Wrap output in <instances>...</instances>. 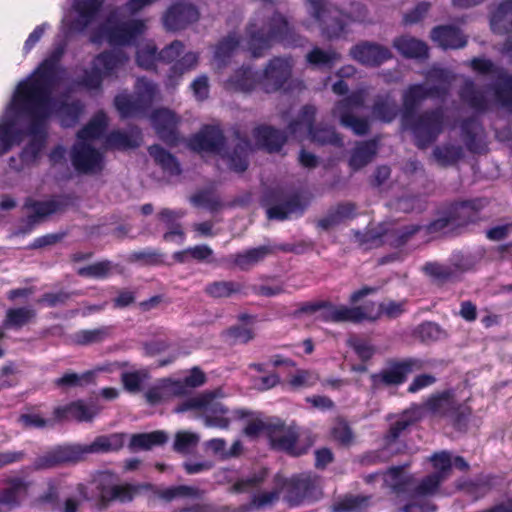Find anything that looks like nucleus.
Wrapping results in <instances>:
<instances>
[{
	"instance_id": "c9c22d12",
	"label": "nucleus",
	"mask_w": 512,
	"mask_h": 512,
	"mask_svg": "<svg viewBox=\"0 0 512 512\" xmlns=\"http://www.w3.org/2000/svg\"><path fill=\"white\" fill-rule=\"evenodd\" d=\"M105 0H76L74 8L79 15L72 28L78 32L84 31L91 24L103 7Z\"/></svg>"
},
{
	"instance_id": "774afa93",
	"label": "nucleus",
	"mask_w": 512,
	"mask_h": 512,
	"mask_svg": "<svg viewBox=\"0 0 512 512\" xmlns=\"http://www.w3.org/2000/svg\"><path fill=\"white\" fill-rule=\"evenodd\" d=\"M320 381V376L315 370L297 369L288 380L289 386L294 389L311 388Z\"/></svg>"
},
{
	"instance_id": "9b49d317",
	"label": "nucleus",
	"mask_w": 512,
	"mask_h": 512,
	"mask_svg": "<svg viewBox=\"0 0 512 512\" xmlns=\"http://www.w3.org/2000/svg\"><path fill=\"white\" fill-rule=\"evenodd\" d=\"M272 431L269 433L268 441L270 447L279 452L292 457H299L307 453V446H300L299 429L295 425H286L281 419H274V424L271 427Z\"/></svg>"
},
{
	"instance_id": "58836bf2",
	"label": "nucleus",
	"mask_w": 512,
	"mask_h": 512,
	"mask_svg": "<svg viewBox=\"0 0 512 512\" xmlns=\"http://www.w3.org/2000/svg\"><path fill=\"white\" fill-rule=\"evenodd\" d=\"M392 45L404 58L425 59L428 57L427 44L415 37L401 35L393 40Z\"/></svg>"
},
{
	"instance_id": "5fc2aeb1",
	"label": "nucleus",
	"mask_w": 512,
	"mask_h": 512,
	"mask_svg": "<svg viewBox=\"0 0 512 512\" xmlns=\"http://www.w3.org/2000/svg\"><path fill=\"white\" fill-rule=\"evenodd\" d=\"M107 127V117L104 112H98L84 127H82L77 137L81 142L99 138Z\"/></svg>"
},
{
	"instance_id": "20e7f679",
	"label": "nucleus",
	"mask_w": 512,
	"mask_h": 512,
	"mask_svg": "<svg viewBox=\"0 0 512 512\" xmlns=\"http://www.w3.org/2000/svg\"><path fill=\"white\" fill-rule=\"evenodd\" d=\"M445 120L442 107L415 113L409 119L401 118L402 126L411 132L414 145L420 150H425L436 142L444 131Z\"/></svg>"
},
{
	"instance_id": "cd10ccee",
	"label": "nucleus",
	"mask_w": 512,
	"mask_h": 512,
	"mask_svg": "<svg viewBox=\"0 0 512 512\" xmlns=\"http://www.w3.org/2000/svg\"><path fill=\"white\" fill-rule=\"evenodd\" d=\"M224 87L230 92L250 94L261 88L260 73L251 66L242 65L225 81Z\"/></svg>"
},
{
	"instance_id": "c756f323",
	"label": "nucleus",
	"mask_w": 512,
	"mask_h": 512,
	"mask_svg": "<svg viewBox=\"0 0 512 512\" xmlns=\"http://www.w3.org/2000/svg\"><path fill=\"white\" fill-rule=\"evenodd\" d=\"M488 204L485 198H475L454 202L450 205L455 225L458 227L467 226L478 222L481 211Z\"/></svg>"
},
{
	"instance_id": "2eb2a0df",
	"label": "nucleus",
	"mask_w": 512,
	"mask_h": 512,
	"mask_svg": "<svg viewBox=\"0 0 512 512\" xmlns=\"http://www.w3.org/2000/svg\"><path fill=\"white\" fill-rule=\"evenodd\" d=\"M45 110L49 113V118L55 116L61 127H75L84 113L85 105L80 99L68 101L65 94L50 102H45Z\"/></svg>"
},
{
	"instance_id": "7c9ffc66",
	"label": "nucleus",
	"mask_w": 512,
	"mask_h": 512,
	"mask_svg": "<svg viewBox=\"0 0 512 512\" xmlns=\"http://www.w3.org/2000/svg\"><path fill=\"white\" fill-rule=\"evenodd\" d=\"M289 132L269 125H260L253 130L256 143L269 153L279 152L287 142Z\"/></svg>"
},
{
	"instance_id": "c03bdc74",
	"label": "nucleus",
	"mask_w": 512,
	"mask_h": 512,
	"mask_svg": "<svg viewBox=\"0 0 512 512\" xmlns=\"http://www.w3.org/2000/svg\"><path fill=\"white\" fill-rule=\"evenodd\" d=\"M148 153L164 172L173 176H178L182 173L178 159L162 146L153 144L148 147Z\"/></svg>"
},
{
	"instance_id": "69168bd1",
	"label": "nucleus",
	"mask_w": 512,
	"mask_h": 512,
	"mask_svg": "<svg viewBox=\"0 0 512 512\" xmlns=\"http://www.w3.org/2000/svg\"><path fill=\"white\" fill-rule=\"evenodd\" d=\"M106 144L110 148L126 150L140 146L139 140L121 130H113L106 137Z\"/></svg>"
},
{
	"instance_id": "a18cd8bd",
	"label": "nucleus",
	"mask_w": 512,
	"mask_h": 512,
	"mask_svg": "<svg viewBox=\"0 0 512 512\" xmlns=\"http://www.w3.org/2000/svg\"><path fill=\"white\" fill-rule=\"evenodd\" d=\"M245 286L236 281H213L208 283L204 292L211 298L219 299V298H229L234 294H242L247 295L248 293L244 290Z\"/></svg>"
},
{
	"instance_id": "ddd939ff",
	"label": "nucleus",
	"mask_w": 512,
	"mask_h": 512,
	"mask_svg": "<svg viewBox=\"0 0 512 512\" xmlns=\"http://www.w3.org/2000/svg\"><path fill=\"white\" fill-rule=\"evenodd\" d=\"M292 69L291 57L274 56L260 74L261 89L267 94L280 91L291 78Z\"/></svg>"
},
{
	"instance_id": "338daca9",
	"label": "nucleus",
	"mask_w": 512,
	"mask_h": 512,
	"mask_svg": "<svg viewBox=\"0 0 512 512\" xmlns=\"http://www.w3.org/2000/svg\"><path fill=\"white\" fill-rule=\"evenodd\" d=\"M104 79L102 69L92 63L91 68L85 69L83 75L75 81V84L87 90H100Z\"/></svg>"
},
{
	"instance_id": "0e129e2a",
	"label": "nucleus",
	"mask_w": 512,
	"mask_h": 512,
	"mask_svg": "<svg viewBox=\"0 0 512 512\" xmlns=\"http://www.w3.org/2000/svg\"><path fill=\"white\" fill-rule=\"evenodd\" d=\"M472 408L465 403L456 402L447 419L457 431H466L472 416Z\"/></svg>"
},
{
	"instance_id": "09e8293b",
	"label": "nucleus",
	"mask_w": 512,
	"mask_h": 512,
	"mask_svg": "<svg viewBox=\"0 0 512 512\" xmlns=\"http://www.w3.org/2000/svg\"><path fill=\"white\" fill-rule=\"evenodd\" d=\"M124 445V437L122 434H111L109 436H98L95 440L88 444L82 445L84 455L90 453H107L111 451H118Z\"/></svg>"
},
{
	"instance_id": "f704fd0d",
	"label": "nucleus",
	"mask_w": 512,
	"mask_h": 512,
	"mask_svg": "<svg viewBox=\"0 0 512 512\" xmlns=\"http://www.w3.org/2000/svg\"><path fill=\"white\" fill-rule=\"evenodd\" d=\"M457 400L453 389H446L431 394L424 403V407L432 415L448 418Z\"/></svg>"
},
{
	"instance_id": "f03ea898",
	"label": "nucleus",
	"mask_w": 512,
	"mask_h": 512,
	"mask_svg": "<svg viewBox=\"0 0 512 512\" xmlns=\"http://www.w3.org/2000/svg\"><path fill=\"white\" fill-rule=\"evenodd\" d=\"M59 67L45 59L38 67L21 80L9 103V107L45 109V102H50L52 90L58 81Z\"/></svg>"
},
{
	"instance_id": "603ef678",
	"label": "nucleus",
	"mask_w": 512,
	"mask_h": 512,
	"mask_svg": "<svg viewBox=\"0 0 512 512\" xmlns=\"http://www.w3.org/2000/svg\"><path fill=\"white\" fill-rule=\"evenodd\" d=\"M436 162L442 167L453 166L464 156L463 148L459 145L444 144L433 149Z\"/></svg>"
},
{
	"instance_id": "412c9836",
	"label": "nucleus",
	"mask_w": 512,
	"mask_h": 512,
	"mask_svg": "<svg viewBox=\"0 0 512 512\" xmlns=\"http://www.w3.org/2000/svg\"><path fill=\"white\" fill-rule=\"evenodd\" d=\"M471 68L481 75H494L495 81L490 85L495 101L502 107L503 102L508 101L506 95V79L509 72L503 68L496 66L490 59L475 57L470 62Z\"/></svg>"
},
{
	"instance_id": "5701e85b",
	"label": "nucleus",
	"mask_w": 512,
	"mask_h": 512,
	"mask_svg": "<svg viewBox=\"0 0 512 512\" xmlns=\"http://www.w3.org/2000/svg\"><path fill=\"white\" fill-rule=\"evenodd\" d=\"M350 55L367 67H379L393 58V53L387 46L371 41H361L352 46Z\"/></svg>"
},
{
	"instance_id": "aec40b11",
	"label": "nucleus",
	"mask_w": 512,
	"mask_h": 512,
	"mask_svg": "<svg viewBox=\"0 0 512 512\" xmlns=\"http://www.w3.org/2000/svg\"><path fill=\"white\" fill-rule=\"evenodd\" d=\"M71 162L80 174H94L103 169V156L91 144L77 142L71 150Z\"/></svg>"
},
{
	"instance_id": "473e14b6",
	"label": "nucleus",
	"mask_w": 512,
	"mask_h": 512,
	"mask_svg": "<svg viewBox=\"0 0 512 512\" xmlns=\"http://www.w3.org/2000/svg\"><path fill=\"white\" fill-rule=\"evenodd\" d=\"M431 38L444 49H459L467 44V39L462 31L452 25L434 27L431 31Z\"/></svg>"
},
{
	"instance_id": "f257e3e1",
	"label": "nucleus",
	"mask_w": 512,
	"mask_h": 512,
	"mask_svg": "<svg viewBox=\"0 0 512 512\" xmlns=\"http://www.w3.org/2000/svg\"><path fill=\"white\" fill-rule=\"evenodd\" d=\"M245 33L247 49L253 58L263 57L274 44L296 47L302 42L294 26L278 11L265 17L261 24L256 19L250 21Z\"/></svg>"
},
{
	"instance_id": "4be33fe9",
	"label": "nucleus",
	"mask_w": 512,
	"mask_h": 512,
	"mask_svg": "<svg viewBox=\"0 0 512 512\" xmlns=\"http://www.w3.org/2000/svg\"><path fill=\"white\" fill-rule=\"evenodd\" d=\"M226 138L223 131L215 125H204L200 131L192 135L188 147L194 152L221 154L225 148Z\"/></svg>"
},
{
	"instance_id": "e433bc0d",
	"label": "nucleus",
	"mask_w": 512,
	"mask_h": 512,
	"mask_svg": "<svg viewBox=\"0 0 512 512\" xmlns=\"http://www.w3.org/2000/svg\"><path fill=\"white\" fill-rule=\"evenodd\" d=\"M127 61L128 56L122 50H104L94 57L92 63L100 67L107 78L115 75Z\"/></svg>"
},
{
	"instance_id": "6ab92c4d",
	"label": "nucleus",
	"mask_w": 512,
	"mask_h": 512,
	"mask_svg": "<svg viewBox=\"0 0 512 512\" xmlns=\"http://www.w3.org/2000/svg\"><path fill=\"white\" fill-rule=\"evenodd\" d=\"M285 501L290 507H298L305 502H314L318 499L315 481L307 475L292 476L286 482Z\"/></svg>"
},
{
	"instance_id": "6e6552de",
	"label": "nucleus",
	"mask_w": 512,
	"mask_h": 512,
	"mask_svg": "<svg viewBox=\"0 0 512 512\" xmlns=\"http://www.w3.org/2000/svg\"><path fill=\"white\" fill-rule=\"evenodd\" d=\"M425 364L417 357L391 358L386 361L384 369L372 375V380L385 386H399L407 381L410 374L423 370Z\"/></svg>"
},
{
	"instance_id": "bf43d9fd",
	"label": "nucleus",
	"mask_w": 512,
	"mask_h": 512,
	"mask_svg": "<svg viewBox=\"0 0 512 512\" xmlns=\"http://www.w3.org/2000/svg\"><path fill=\"white\" fill-rule=\"evenodd\" d=\"M164 257L165 255L159 249L148 247L131 252L128 261L147 266H157L164 264Z\"/></svg>"
},
{
	"instance_id": "4c0bfd02",
	"label": "nucleus",
	"mask_w": 512,
	"mask_h": 512,
	"mask_svg": "<svg viewBox=\"0 0 512 512\" xmlns=\"http://www.w3.org/2000/svg\"><path fill=\"white\" fill-rule=\"evenodd\" d=\"M399 112L396 100L390 92L378 94L374 97L371 113L373 117L383 123H391Z\"/></svg>"
},
{
	"instance_id": "37998d69",
	"label": "nucleus",
	"mask_w": 512,
	"mask_h": 512,
	"mask_svg": "<svg viewBox=\"0 0 512 512\" xmlns=\"http://www.w3.org/2000/svg\"><path fill=\"white\" fill-rule=\"evenodd\" d=\"M364 102L365 98L362 92H353L335 103L332 109V116L338 118L340 125H342L343 119L354 116V110L362 108Z\"/></svg>"
},
{
	"instance_id": "a19ab883",
	"label": "nucleus",
	"mask_w": 512,
	"mask_h": 512,
	"mask_svg": "<svg viewBox=\"0 0 512 512\" xmlns=\"http://www.w3.org/2000/svg\"><path fill=\"white\" fill-rule=\"evenodd\" d=\"M53 415L56 421L77 420L79 422L91 421L94 413L81 400L72 401L67 405L58 406L54 409Z\"/></svg>"
},
{
	"instance_id": "b1692460",
	"label": "nucleus",
	"mask_w": 512,
	"mask_h": 512,
	"mask_svg": "<svg viewBox=\"0 0 512 512\" xmlns=\"http://www.w3.org/2000/svg\"><path fill=\"white\" fill-rule=\"evenodd\" d=\"M199 16L195 5L177 2L171 5L163 15V25L168 31H179L197 22Z\"/></svg>"
},
{
	"instance_id": "8fccbe9b",
	"label": "nucleus",
	"mask_w": 512,
	"mask_h": 512,
	"mask_svg": "<svg viewBox=\"0 0 512 512\" xmlns=\"http://www.w3.org/2000/svg\"><path fill=\"white\" fill-rule=\"evenodd\" d=\"M407 300L381 302L375 314L369 313L364 309V321L376 322L382 316L388 319H396L406 312Z\"/></svg>"
},
{
	"instance_id": "79ce46f5",
	"label": "nucleus",
	"mask_w": 512,
	"mask_h": 512,
	"mask_svg": "<svg viewBox=\"0 0 512 512\" xmlns=\"http://www.w3.org/2000/svg\"><path fill=\"white\" fill-rule=\"evenodd\" d=\"M377 151L378 140L376 138L359 142L351 152L349 158L350 168L354 171L364 168L374 159Z\"/></svg>"
},
{
	"instance_id": "a878e982",
	"label": "nucleus",
	"mask_w": 512,
	"mask_h": 512,
	"mask_svg": "<svg viewBox=\"0 0 512 512\" xmlns=\"http://www.w3.org/2000/svg\"><path fill=\"white\" fill-rule=\"evenodd\" d=\"M490 26L494 33L508 35L504 42V52L512 58V0H502L493 11Z\"/></svg>"
},
{
	"instance_id": "052dcab7",
	"label": "nucleus",
	"mask_w": 512,
	"mask_h": 512,
	"mask_svg": "<svg viewBox=\"0 0 512 512\" xmlns=\"http://www.w3.org/2000/svg\"><path fill=\"white\" fill-rule=\"evenodd\" d=\"M371 496L348 494L333 505L335 512H357L369 505Z\"/></svg>"
},
{
	"instance_id": "3c124183",
	"label": "nucleus",
	"mask_w": 512,
	"mask_h": 512,
	"mask_svg": "<svg viewBox=\"0 0 512 512\" xmlns=\"http://www.w3.org/2000/svg\"><path fill=\"white\" fill-rule=\"evenodd\" d=\"M339 59V53L335 51H325L319 47H314L306 55V61L310 66L327 71L331 70Z\"/></svg>"
},
{
	"instance_id": "c85d7f7f",
	"label": "nucleus",
	"mask_w": 512,
	"mask_h": 512,
	"mask_svg": "<svg viewBox=\"0 0 512 512\" xmlns=\"http://www.w3.org/2000/svg\"><path fill=\"white\" fill-rule=\"evenodd\" d=\"M216 391H206L183 401L176 409L177 412L188 410L203 411L204 415L227 414L228 409L217 400Z\"/></svg>"
},
{
	"instance_id": "13d9d810",
	"label": "nucleus",
	"mask_w": 512,
	"mask_h": 512,
	"mask_svg": "<svg viewBox=\"0 0 512 512\" xmlns=\"http://www.w3.org/2000/svg\"><path fill=\"white\" fill-rule=\"evenodd\" d=\"M94 377V372L90 370L82 374L66 372L61 377L54 380V385L62 389L83 387L92 384L94 382Z\"/></svg>"
},
{
	"instance_id": "0eeeda50",
	"label": "nucleus",
	"mask_w": 512,
	"mask_h": 512,
	"mask_svg": "<svg viewBox=\"0 0 512 512\" xmlns=\"http://www.w3.org/2000/svg\"><path fill=\"white\" fill-rule=\"evenodd\" d=\"M309 12L319 23L322 34L328 39L339 38L346 33L351 17L327 0H306Z\"/></svg>"
},
{
	"instance_id": "1a4fd4ad",
	"label": "nucleus",
	"mask_w": 512,
	"mask_h": 512,
	"mask_svg": "<svg viewBox=\"0 0 512 512\" xmlns=\"http://www.w3.org/2000/svg\"><path fill=\"white\" fill-rule=\"evenodd\" d=\"M155 86L148 81L137 85L134 97L119 94L114 98V105L122 119L145 115L150 109L155 97Z\"/></svg>"
},
{
	"instance_id": "39448f33",
	"label": "nucleus",
	"mask_w": 512,
	"mask_h": 512,
	"mask_svg": "<svg viewBox=\"0 0 512 512\" xmlns=\"http://www.w3.org/2000/svg\"><path fill=\"white\" fill-rule=\"evenodd\" d=\"M8 110L16 118L28 120L27 133L31 136V139L21 152V159L23 162H36L47 142L48 111L9 106Z\"/></svg>"
},
{
	"instance_id": "2f4dec72",
	"label": "nucleus",
	"mask_w": 512,
	"mask_h": 512,
	"mask_svg": "<svg viewBox=\"0 0 512 512\" xmlns=\"http://www.w3.org/2000/svg\"><path fill=\"white\" fill-rule=\"evenodd\" d=\"M272 253L273 249L270 246L261 245L243 252L230 254L225 261L233 267L239 268L241 271H249Z\"/></svg>"
},
{
	"instance_id": "393cba45",
	"label": "nucleus",
	"mask_w": 512,
	"mask_h": 512,
	"mask_svg": "<svg viewBox=\"0 0 512 512\" xmlns=\"http://www.w3.org/2000/svg\"><path fill=\"white\" fill-rule=\"evenodd\" d=\"M324 307L319 311L318 319L325 323L350 322L358 324L364 321V307L346 305H334L328 300H322Z\"/></svg>"
},
{
	"instance_id": "e2e57ef3",
	"label": "nucleus",
	"mask_w": 512,
	"mask_h": 512,
	"mask_svg": "<svg viewBox=\"0 0 512 512\" xmlns=\"http://www.w3.org/2000/svg\"><path fill=\"white\" fill-rule=\"evenodd\" d=\"M240 40L235 33H229L226 37L222 38L216 45L214 51V58L226 64L231 58L233 52L238 48Z\"/></svg>"
},
{
	"instance_id": "4468645a",
	"label": "nucleus",
	"mask_w": 512,
	"mask_h": 512,
	"mask_svg": "<svg viewBox=\"0 0 512 512\" xmlns=\"http://www.w3.org/2000/svg\"><path fill=\"white\" fill-rule=\"evenodd\" d=\"M447 94V88L441 85L426 86L425 84H411L402 95V117H409L417 113L418 108L428 98H442Z\"/></svg>"
},
{
	"instance_id": "dca6fc26",
	"label": "nucleus",
	"mask_w": 512,
	"mask_h": 512,
	"mask_svg": "<svg viewBox=\"0 0 512 512\" xmlns=\"http://www.w3.org/2000/svg\"><path fill=\"white\" fill-rule=\"evenodd\" d=\"M69 206V197L65 195L54 196L51 199L40 201L28 197L24 202V208L32 210L27 216V226L22 233H29L33 226L43 218L52 214L63 212Z\"/></svg>"
},
{
	"instance_id": "9d476101",
	"label": "nucleus",
	"mask_w": 512,
	"mask_h": 512,
	"mask_svg": "<svg viewBox=\"0 0 512 512\" xmlns=\"http://www.w3.org/2000/svg\"><path fill=\"white\" fill-rule=\"evenodd\" d=\"M261 206L266 209L269 220H286L289 215L301 209L299 195H288L282 188L267 189L261 198Z\"/></svg>"
},
{
	"instance_id": "423d86ee",
	"label": "nucleus",
	"mask_w": 512,
	"mask_h": 512,
	"mask_svg": "<svg viewBox=\"0 0 512 512\" xmlns=\"http://www.w3.org/2000/svg\"><path fill=\"white\" fill-rule=\"evenodd\" d=\"M146 23L142 19H131L121 23H103L90 35V42L101 44L104 40L110 46L131 45L140 35L144 34Z\"/></svg>"
},
{
	"instance_id": "6e6d98bb",
	"label": "nucleus",
	"mask_w": 512,
	"mask_h": 512,
	"mask_svg": "<svg viewBox=\"0 0 512 512\" xmlns=\"http://www.w3.org/2000/svg\"><path fill=\"white\" fill-rule=\"evenodd\" d=\"M7 483L8 487L4 488L0 494V504L17 506L19 495L27 492L29 483L19 477L9 479Z\"/></svg>"
},
{
	"instance_id": "72a5a7b5",
	"label": "nucleus",
	"mask_w": 512,
	"mask_h": 512,
	"mask_svg": "<svg viewBox=\"0 0 512 512\" xmlns=\"http://www.w3.org/2000/svg\"><path fill=\"white\" fill-rule=\"evenodd\" d=\"M237 319L241 324L228 327L223 332V335L229 339L232 344H247L255 338L254 328L247 324H253L256 321V316L241 313L237 316Z\"/></svg>"
},
{
	"instance_id": "7ed1b4c3",
	"label": "nucleus",
	"mask_w": 512,
	"mask_h": 512,
	"mask_svg": "<svg viewBox=\"0 0 512 512\" xmlns=\"http://www.w3.org/2000/svg\"><path fill=\"white\" fill-rule=\"evenodd\" d=\"M317 108L312 104L301 107L297 117L287 125V131L293 138L301 140L305 135L308 139L319 145L343 146L342 136L333 127L316 125Z\"/></svg>"
},
{
	"instance_id": "4d7b16f0",
	"label": "nucleus",
	"mask_w": 512,
	"mask_h": 512,
	"mask_svg": "<svg viewBox=\"0 0 512 512\" xmlns=\"http://www.w3.org/2000/svg\"><path fill=\"white\" fill-rule=\"evenodd\" d=\"M167 440V434L164 431L157 430L150 433L134 434L131 437L130 446L132 448L148 450L154 446L165 444Z\"/></svg>"
},
{
	"instance_id": "49530a36",
	"label": "nucleus",
	"mask_w": 512,
	"mask_h": 512,
	"mask_svg": "<svg viewBox=\"0 0 512 512\" xmlns=\"http://www.w3.org/2000/svg\"><path fill=\"white\" fill-rule=\"evenodd\" d=\"M36 316V311L31 307L9 308L6 311L2 325L5 329L19 330L34 321Z\"/></svg>"
},
{
	"instance_id": "ea45409f",
	"label": "nucleus",
	"mask_w": 512,
	"mask_h": 512,
	"mask_svg": "<svg viewBox=\"0 0 512 512\" xmlns=\"http://www.w3.org/2000/svg\"><path fill=\"white\" fill-rule=\"evenodd\" d=\"M238 142L234 146L231 153L222 154L223 158H227L228 166L231 170L242 173L249 166L248 153L251 147L250 140L247 137H241L240 133H236Z\"/></svg>"
},
{
	"instance_id": "864d4df0",
	"label": "nucleus",
	"mask_w": 512,
	"mask_h": 512,
	"mask_svg": "<svg viewBox=\"0 0 512 512\" xmlns=\"http://www.w3.org/2000/svg\"><path fill=\"white\" fill-rule=\"evenodd\" d=\"M421 229L422 226L419 224L402 226L398 229L385 233V242L392 248H401L405 246Z\"/></svg>"
},
{
	"instance_id": "f8f14e48",
	"label": "nucleus",
	"mask_w": 512,
	"mask_h": 512,
	"mask_svg": "<svg viewBox=\"0 0 512 512\" xmlns=\"http://www.w3.org/2000/svg\"><path fill=\"white\" fill-rule=\"evenodd\" d=\"M114 479V474L110 472H101L96 479L100 508H107L113 501H119L121 503L131 502L138 492V488L129 483L121 485L113 484Z\"/></svg>"
},
{
	"instance_id": "bb28decb",
	"label": "nucleus",
	"mask_w": 512,
	"mask_h": 512,
	"mask_svg": "<svg viewBox=\"0 0 512 512\" xmlns=\"http://www.w3.org/2000/svg\"><path fill=\"white\" fill-rule=\"evenodd\" d=\"M461 136L468 151L475 154L487 152L485 129L474 116L467 117L460 124Z\"/></svg>"
},
{
	"instance_id": "f3484780",
	"label": "nucleus",
	"mask_w": 512,
	"mask_h": 512,
	"mask_svg": "<svg viewBox=\"0 0 512 512\" xmlns=\"http://www.w3.org/2000/svg\"><path fill=\"white\" fill-rule=\"evenodd\" d=\"M150 119L156 135L162 142L170 147L179 144L180 117L175 112L168 108H158L152 112Z\"/></svg>"
},
{
	"instance_id": "680f3d73",
	"label": "nucleus",
	"mask_w": 512,
	"mask_h": 512,
	"mask_svg": "<svg viewBox=\"0 0 512 512\" xmlns=\"http://www.w3.org/2000/svg\"><path fill=\"white\" fill-rule=\"evenodd\" d=\"M82 295L80 291H67L60 289L55 292H46L37 300V303L49 308L65 306L73 298Z\"/></svg>"
},
{
	"instance_id": "a211bd4d",
	"label": "nucleus",
	"mask_w": 512,
	"mask_h": 512,
	"mask_svg": "<svg viewBox=\"0 0 512 512\" xmlns=\"http://www.w3.org/2000/svg\"><path fill=\"white\" fill-rule=\"evenodd\" d=\"M85 459L82 445L57 446L34 461L35 470L54 468L64 464H75Z\"/></svg>"
},
{
	"instance_id": "de8ad7c7",
	"label": "nucleus",
	"mask_w": 512,
	"mask_h": 512,
	"mask_svg": "<svg viewBox=\"0 0 512 512\" xmlns=\"http://www.w3.org/2000/svg\"><path fill=\"white\" fill-rule=\"evenodd\" d=\"M461 100L476 112L489 110V100L483 91L476 88L473 82L466 83L459 92Z\"/></svg>"
}]
</instances>
